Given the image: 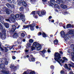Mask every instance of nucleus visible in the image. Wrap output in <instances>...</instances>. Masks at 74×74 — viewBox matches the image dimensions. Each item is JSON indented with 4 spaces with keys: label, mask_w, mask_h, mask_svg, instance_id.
I'll return each mask as SVG.
<instances>
[{
    "label": "nucleus",
    "mask_w": 74,
    "mask_h": 74,
    "mask_svg": "<svg viewBox=\"0 0 74 74\" xmlns=\"http://www.w3.org/2000/svg\"><path fill=\"white\" fill-rule=\"evenodd\" d=\"M10 68L11 69H18L19 68V66H14L13 65H11L10 66Z\"/></svg>",
    "instance_id": "nucleus-12"
},
{
    "label": "nucleus",
    "mask_w": 74,
    "mask_h": 74,
    "mask_svg": "<svg viewBox=\"0 0 74 74\" xmlns=\"http://www.w3.org/2000/svg\"><path fill=\"white\" fill-rule=\"evenodd\" d=\"M50 68L51 69H54V66L53 65H51L50 66Z\"/></svg>",
    "instance_id": "nucleus-37"
},
{
    "label": "nucleus",
    "mask_w": 74,
    "mask_h": 74,
    "mask_svg": "<svg viewBox=\"0 0 74 74\" xmlns=\"http://www.w3.org/2000/svg\"><path fill=\"white\" fill-rule=\"evenodd\" d=\"M64 13V15H66V14H69V12H65Z\"/></svg>",
    "instance_id": "nucleus-46"
},
{
    "label": "nucleus",
    "mask_w": 74,
    "mask_h": 74,
    "mask_svg": "<svg viewBox=\"0 0 74 74\" xmlns=\"http://www.w3.org/2000/svg\"><path fill=\"white\" fill-rule=\"evenodd\" d=\"M38 26H36V29H38Z\"/></svg>",
    "instance_id": "nucleus-61"
},
{
    "label": "nucleus",
    "mask_w": 74,
    "mask_h": 74,
    "mask_svg": "<svg viewBox=\"0 0 74 74\" xmlns=\"http://www.w3.org/2000/svg\"><path fill=\"white\" fill-rule=\"evenodd\" d=\"M8 61H6V62H5V64L6 65H7V64H8Z\"/></svg>",
    "instance_id": "nucleus-47"
},
{
    "label": "nucleus",
    "mask_w": 74,
    "mask_h": 74,
    "mask_svg": "<svg viewBox=\"0 0 74 74\" xmlns=\"http://www.w3.org/2000/svg\"><path fill=\"white\" fill-rule=\"evenodd\" d=\"M27 38H30V35H29L27 36Z\"/></svg>",
    "instance_id": "nucleus-53"
},
{
    "label": "nucleus",
    "mask_w": 74,
    "mask_h": 74,
    "mask_svg": "<svg viewBox=\"0 0 74 74\" xmlns=\"http://www.w3.org/2000/svg\"><path fill=\"white\" fill-rule=\"evenodd\" d=\"M54 4H55V2H54V1H52V0H50V2L49 3V5H52V4L53 5H54Z\"/></svg>",
    "instance_id": "nucleus-17"
},
{
    "label": "nucleus",
    "mask_w": 74,
    "mask_h": 74,
    "mask_svg": "<svg viewBox=\"0 0 74 74\" xmlns=\"http://www.w3.org/2000/svg\"><path fill=\"white\" fill-rule=\"evenodd\" d=\"M12 32H15V30H16V26L15 25H13L12 26Z\"/></svg>",
    "instance_id": "nucleus-15"
},
{
    "label": "nucleus",
    "mask_w": 74,
    "mask_h": 74,
    "mask_svg": "<svg viewBox=\"0 0 74 74\" xmlns=\"http://www.w3.org/2000/svg\"><path fill=\"white\" fill-rule=\"evenodd\" d=\"M30 71H31L30 73L29 74H35V72L34 71H32V70H30Z\"/></svg>",
    "instance_id": "nucleus-30"
},
{
    "label": "nucleus",
    "mask_w": 74,
    "mask_h": 74,
    "mask_svg": "<svg viewBox=\"0 0 74 74\" xmlns=\"http://www.w3.org/2000/svg\"><path fill=\"white\" fill-rule=\"evenodd\" d=\"M32 14H34V15H35L36 14V12H35V11H34L32 12Z\"/></svg>",
    "instance_id": "nucleus-44"
},
{
    "label": "nucleus",
    "mask_w": 74,
    "mask_h": 74,
    "mask_svg": "<svg viewBox=\"0 0 74 74\" xmlns=\"http://www.w3.org/2000/svg\"><path fill=\"white\" fill-rule=\"evenodd\" d=\"M17 42L18 44H19V45H20V44H21V41H20V40H17Z\"/></svg>",
    "instance_id": "nucleus-34"
},
{
    "label": "nucleus",
    "mask_w": 74,
    "mask_h": 74,
    "mask_svg": "<svg viewBox=\"0 0 74 74\" xmlns=\"http://www.w3.org/2000/svg\"><path fill=\"white\" fill-rule=\"evenodd\" d=\"M63 28H64V29H66V26H63Z\"/></svg>",
    "instance_id": "nucleus-63"
},
{
    "label": "nucleus",
    "mask_w": 74,
    "mask_h": 74,
    "mask_svg": "<svg viewBox=\"0 0 74 74\" xmlns=\"http://www.w3.org/2000/svg\"><path fill=\"white\" fill-rule=\"evenodd\" d=\"M65 33L64 31H62L61 32V37H63V36H64L65 35Z\"/></svg>",
    "instance_id": "nucleus-18"
},
{
    "label": "nucleus",
    "mask_w": 74,
    "mask_h": 74,
    "mask_svg": "<svg viewBox=\"0 0 74 74\" xmlns=\"http://www.w3.org/2000/svg\"><path fill=\"white\" fill-rule=\"evenodd\" d=\"M37 14L39 16H42V15H45V14H46V12H45V10H42L41 12V14L40 11H38L37 12Z\"/></svg>",
    "instance_id": "nucleus-8"
},
{
    "label": "nucleus",
    "mask_w": 74,
    "mask_h": 74,
    "mask_svg": "<svg viewBox=\"0 0 74 74\" xmlns=\"http://www.w3.org/2000/svg\"><path fill=\"white\" fill-rule=\"evenodd\" d=\"M0 49H1V51H4V50L3 48L1 47V43H0Z\"/></svg>",
    "instance_id": "nucleus-33"
},
{
    "label": "nucleus",
    "mask_w": 74,
    "mask_h": 74,
    "mask_svg": "<svg viewBox=\"0 0 74 74\" xmlns=\"http://www.w3.org/2000/svg\"><path fill=\"white\" fill-rule=\"evenodd\" d=\"M14 5L13 4H12L10 5V7H11L12 8H14Z\"/></svg>",
    "instance_id": "nucleus-41"
},
{
    "label": "nucleus",
    "mask_w": 74,
    "mask_h": 74,
    "mask_svg": "<svg viewBox=\"0 0 74 74\" xmlns=\"http://www.w3.org/2000/svg\"><path fill=\"white\" fill-rule=\"evenodd\" d=\"M0 29L2 32L3 33V34H2L1 33H0V37H1L2 38V40H5V29H3V26H2V25L1 24V23H0Z\"/></svg>",
    "instance_id": "nucleus-2"
},
{
    "label": "nucleus",
    "mask_w": 74,
    "mask_h": 74,
    "mask_svg": "<svg viewBox=\"0 0 74 74\" xmlns=\"http://www.w3.org/2000/svg\"><path fill=\"white\" fill-rule=\"evenodd\" d=\"M61 74H64V71H61Z\"/></svg>",
    "instance_id": "nucleus-48"
},
{
    "label": "nucleus",
    "mask_w": 74,
    "mask_h": 74,
    "mask_svg": "<svg viewBox=\"0 0 74 74\" xmlns=\"http://www.w3.org/2000/svg\"><path fill=\"white\" fill-rule=\"evenodd\" d=\"M71 48H73V52H74V45L73 44L71 45Z\"/></svg>",
    "instance_id": "nucleus-27"
},
{
    "label": "nucleus",
    "mask_w": 74,
    "mask_h": 74,
    "mask_svg": "<svg viewBox=\"0 0 74 74\" xmlns=\"http://www.w3.org/2000/svg\"><path fill=\"white\" fill-rule=\"evenodd\" d=\"M42 33L41 32H39L38 34V36H40V35H41Z\"/></svg>",
    "instance_id": "nucleus-42"
},
{
    "label": "nucleus",
    "mask_w": 74,
    "mask_h": 74,
    "mask_svg": "<svg viewBox=\"0 0 74 74\" xmlns=\"http://www.w3.org/2000/svg\"><path fill=\"white\" fill-rule=\"evenodd\" d=\"M57 3H62V2H63V1H64V0H56ZM52 1H53L54 2L55 4H54V5H53L52 4H51V5H50L51 6H52V7H53V6H54L55 8H58V9H60V6L58 5H56L55 3V0H52Z\"/></svg>",
    "instance_id": "nucleus-4"
},
{
    "label": "nucleus",
    "mask_w": 74,
    "mask_h": 74,
    "mask_svg": "<svg viewBox=\"0 0 74 74\" xmlns=\"http://www.w3.org/2000/svg\"><path fill=\"white\" fill-rule=\"evenodd\" d=\"M12 58L13 59H16V58L15 57V56H13L12 57Z\"/></svg>",
    "instance_id": "nucleus-49"
},
{
    "label": "nucleus",
    "mask_w": 74,
    "mask_h": 74,
    "mask_svg": "<svg viewBox=\"0 0 74 74\" xmlns=\"http://www.w3.org/2000/svg\"><path fill=\"white\" fill-rule=\"evenodd\" d=\"M38 51H40L41 49V46L39 44H38V46L35 47Z\"/></svg>",
    "instance_id": "nucleus-10"
},
{
    "label": "nucleus",
    "mask_w": 74,
    "mask_h": 74,
    "mask_svg": "<svg viewBox=\"0 0 74 74\" xmlns=\"http://www.w3.org/2000/svg\"><path fill=\"white\" fill-rule=\"evenodd\" d=\"M60 53L61 54H63V52L62 51H60Z\"/></svg>",
    "instance_id": "nucleus-59"
},
{
    "label": "nucleus",
    "mask_w": 74,
    "mask_h": 74,
    "mask_svg": "<svg viewBox=\"0 0 74 74\" xmlns=\"http://www.w3.org/2000/svg\"><path fill=\"white\" fill-rule=\"evenodd\" d=\"M19 16L18 14H16L15 16L14 14H12L11 15V18H9V19L12 22H15V19L16 18H18Z\"/></svg>",
    "instance_id": "nucleus-5"
},
{
    "label": "nucleus",
    "mask_w": 74,
    "mask_h": 74,
    "mask_svg": "<svg viewBox=\"0 0 74 74\" xmlns=\"http://www.w3.org/2000/svg\"><path fill=\"white\" fill-rule=\"evenodd\" d=\"M18 48L19 49H20V48H21V46H18Z\"/></svg>",
    "instance_id": "nucleus-62"
},
{
    "label": "nucleus",
    "mask_w": 74,
    "mask_h": 74,
    "mask_svg": "<svg viewBox=\"0 0 74 74\" xmlns=\"http://www.w3.org/2000/svg\"><path fill=\"white\" fill-rule=\"evenodd\" d=\"M71 25L70 24H68L67 25L66 27V29H68L69 28H70V27H71Z\"/></svg>",
    "instance_id": "nucleus-24"
},
{
    "label": "nucleus",
    "mask_w": 74,
    "mask_h": 74,
    "mask_svg": "<svg viewBox=\"0 0 74 74\" xmlns=\"http://www.w3.org/2000/svg\"><path fill=\"white\" fill-rule=\"evenodd\" d=\"M41 52L43 54L44 53H45V52H47V51L45 50L44 49ZM42 56L43 57H44V56H45V55L43 54V55H42Z\"/></svg>",
    "instance_id": "nucleus-20"
},
{
    "label": "nucleus",
    "mask_w": 74,
    "mask_h": 74,
    "mask_svg": "<svg viewBox=\"0 0 74 74\" xmlns=\"http://www.w3.org/2000/svg\"><path fill=\"white\" fill-rule=\"evenodd\" d=\"M18 37V33H15L13 35V37L14 38H16Z\"/></svg>",
    "instance_id": "nucleus-16"
},
{
    "label": "nucleus",
    "mask_w": 74,
    "mask_h": 74,
    "mask_svg": "<svg viewBox=\"0 0 74 74\" xmlns=\"http://www.w3.org/2000/svg\"><path fill=\"white\" fill-rule=\"evenodd\" d=\"M69 74H74V73H73V72H70L69 73Z\"/></svg>",
    "instance_id": "nucleus-56"
},
{
    "label": "nucleus",
    "mask_w": 74,
    "mask_h": 74,
    "mask_svg": "<svg viewBox=\"0 0 74 74\" xmlns=\"http://www.w3.org/2000/svg\"><path fill=\"white\" fill-rule=\"evenodd\" d=\"M5 26L6 28H9L10 27V25L8 23H4Z\"/></svg>",
    "instance_id": "nucleus-19"
},
{
    "label": "nucleus",
    "mask_w": 74,
    "mask_h": 74,
    "mask_svg": "<svg viewBox=\"0 0 74 74\" xmlns=\"http://www.w3.org/2000/svg\"><path fill=\"white\" fill-rule=\"evenodd\" d=\"M35 26H36V24L35 23H33L32 24L29 25H24L23 26V29H27V28H29V26H30V29L31 30H34V27Z\"/></svg>",
    "instance_id": "nucleus-3"
},
{
    "label": "nucleus",
    "mask_w": 74,
    "mask_h": 74,
    "mask_svg": "<svg viewBox=\"0 0 74 74\" xmlns=\"http://www.w3.org/2000/svg\"><path fill=\"white\" fill-rule=\"evenodd\" d=\"M31 45H32V44H30L29 43H27V45L28 47H30V46Z\"/></svg>",
    "instance_id": "nucleus-36"
},
{
    "label": "nucleus",
    "mask_w": 74,
    "mask_h": 74,
    "mask_svg": "<svg viewBox=\"0 0 74 74\" xmlns=\"http://www.w3.org/2000/svg\"><path fill=\"white\" fill-rule=\"evenodd\" d=\"M63 37H64L65 40L66 41H67V40L70 38V36H69V34H67L65 35L64 37L63 36Z\"/></svg>",
    "instance_id": "nucleus-9"
},
{
    "label": "nucleus",
    "mask_w": 74,
    "mask_h": 74,
    "mask_svg": "<svg viewBox=\"0 0 74 74\" xmlns=\"http://www.w3.org/2000/svg\"><path fill=\"white\" fill-rule=\"evenodd\" d=\"M26 73H27L26 72H24L23 73V74H26Z\"/></svg>",
    "instance_id": "nucleus-64"
},
{
    "label": "nucleus",
    "mask_w": 74,
    "mask_h": 74,
    "mask_svg": "<svg viewBox=\"0 0 74 74\" xmlns=\"http://www.w3.org/2000/svg\"><path fill=\"white\" fill-rule=\"evenodd\" d=\"M33 17H34V18H38V16H37V15H34Z\"/></svg>",
    "instance_id": "nucleus-40"
},
{
    "label": "nucleus",
    "mask_w": 74,
    "mask_h": 74,
    "mask_svg": "<svg viewBox=\"0 0 74 74\" xmlns=\"http://www.w3.org/2000/svg\"><path fill=\"white\" fill-rule=\"evenodd\" d=\"M6 13L7 15H9V14H10V10H8L6 11Z\"/></svg>",
    "instance_id": "nucleus-29"
},
{
    "label": "nucleus",
    "mask_w": 74,
    "mask_h": 74,
    "mask_svg": "<svg viewBox=\"0 0 74 74\" xmlns=\"http://www.w3.org/2000/svg\"><path fill=\"white\" fill-rule=\"evenodd\" d=\"M55 58H54L55 60L57 61L59 64L61 65L62 66V64L60 63V62L62 63H64V60H67V59L65 57H63V59L64 60H62V59H61V57H60V55L58 53H55Z\"/></svg>",
    "instance_id": "nucleus-1"
},
{
    "label": "nucleus",
    "mask_w": 74,
    "mask_h": 74,
    "mask_svg": "<svg viewBox=\"0 0 74 74\" xmlns=\"http://www.w3.org/2000/svg\"><path fill=\"white\" fill-rule=\"evenodd\" d=\"M49 22H54V20L52 19L51 21H50V19H49Z\"/></svg>",
    "instance_id": "nucleus-43"
},
{
    "label": "nucleus",
    "mask_w": 74,
    "mask_h": 74,
    "mask_svg": "<svg viewBox=\"0 0 74 74\" xmlns=\"http://www.w3.org/2000/svg\"><path fill=\"white\" fill-rule=\"evenodd\" d=\"M52 18V16H50L49 17V19L50 20V19H51Z\"/></svg>",
    "instance_id": "nucleus-54"
},
{
    "label": "nucleus",
    "mask_w": 74,
    "mask_h": 74,
    "mask_svg": "<svg viewBox=\"0 0 74 74\" xmlns=\"http://www.w3.org/2000/svg\"><path fill=\"white\" fill-rule=\"evenodd\" d=\"M25 41H26V40L25 39H24L23 40V42H25Z\"/></svg>",
    "instance_id": "nucleus-58"
},
{
    "label": "nucleus",
    "mask_w": 74,
    "mask_h": 74,
    "mask_svg": "<svg viewBox=\"0 0 74 74\" xmlns=\"http://www.w3.org/2000/svg\"><path fill=\"white\" fill-rule=\"evenodd\" d=\"M47 52L49 53L51 52V50H50V49H48V50H47Z\"/></svg>",
    "instance_id": "nucleus-45"
},
{
    "label": "nucleus",
    "mask_w": 74,
    "mask_h": 74,
    "mask_svg": "<svg viewBox=\"0 0 74 74\" xmlns=\"http://www.w3.org/2000/svg\"><path fill=\"white\" fill-rule=\"evenodd\" d=\"M5 49V52H7L8 51V49L6 47H4Z\"/></svg>",
    "instance_id": "nucleus-39"
},
{
    "label": "nucleus",
    "mask_w": 74,
    "mask_h": 74,
    "mask_svg": "<svg viewBox=\"0 0 74 74\" xmlns=\"http://www.w3.org/2000/svg\"><path fill=\"white\" fill-rule=\"evenodd\" d=\"M33 40L32 39H30L29 40V42L30 43H33Z\"/></svg>",
    "instance_id": "nucleus-32"
},
{
    "label": "nucleus",
    "mask_w": 74,
    "mask_h": 74,
    "mask_svg": "<svg viewBox=\"0 0 74 74\" xmlns=\"http://www.w3.org/2000/svg\"><path fill=\"white\" fill-rule=\"evenodd\" d=\"M3 19V18H2V17L0 16V21H2Z\"/></svg>",
    "instance_id": "nucleus-50"
},
{
    "label": "nucleus",
    "mask_w": 74,
    "mask_h": 74,
    "mask_svg": "<svg viewBox=\"0 0 74 74\" xmlns=\"http://www.w3.org/2000/svg\"><path fill=\"white\" fill-rule=\"evenodd\" d=\"M23 10V7H21L20 8V10L21 11H22Z\"/></svg>",
    "instance_id": "nucleus-38"
},
{
    "label": "nucleus",
    "mask_w": 74,
    "mask_h": 74,
    "mask_svg": "<svg viewBox=\"0 0 74 74\" xmlns=\"http://www.w3.org/2000/svg\"><path fill=\"white\" fill-rule=\"evenodd\" d=\"M5 18V21H6L7 22H10V19H9V18L7 17H6Z\"/></svg>",
    "instance_id": "nucleus-28"
},
{
    "label": "nucleus",
    "mask_w": 74,
    "mask_h": 74,
    "mask_svg": "<svg viewBox=\"0 0 74 74\" xmlns=\"http://www.w3.org/2000/svg\"><path fill=\"white\" fill-rule=\"evenodd\" d=\"M39 44V43H37L36 42H34L32 45V46L31 47V50L33 51L36 49V47L38 46V44Z\"/></svg>",
    "instance_id": "nucleus-7"
},
{
    "label": "nucleus",
    "mask_w": 74,
    "mask_h": 74,
    "mask_svg": "<svg viewBox=\"0 0 74 74\" xmlns=\"http://www.w3.org/2000/svg\"><path fill=\"white\" fill-rule=\"evenodd\" d=\"M71 55H72V56H73L74 55V53L72 52L71 53Z\"/></svg>",
    "instance_id": "nucleus-57"
},
{
    "label": "nucleus",
    "mask_w": 74,
    "mask_h": 74,
    "mask_svg": "<svg viewBox=\"0 0 74 74\" xmlns=\"http://www.w3.org/2000/svg\"><path fill=\"white\" fill-rule=\"evenodd\" d=\"M29 60L30 62H34L35 60V59L34 58V57L32 58H29Z\"/></svg>",
    "instance_id": "nucleus-22"
},
{
    "label": "nucleus",
    "mask_w": 74,
    "mask_h": 74,
    "mask_svg": "<svg viewBox=\"0 0 74 74\" xmlns=\"http://www.w3.org/2000/svg\"><path fill=\"white\" fill-rule=\"evenodd\" d=\"M26 57H27V58H29V55H27L26 56H25L24 57V58H26Z\"/></svg>",
    "instance_id": "nucleus-52"
},
{
    "label": "nucleus",
    "mask_w": 74,
    "mask_h": 74,
    "mask_svg": "<svg viewBox=\"0 0 74 74\" xmlns=\"http://www.w3.org/2000/svg\"><path fill=\"white\" fill-rule=\"evenodd\" d=\"M19 32V33L20 34H21V36L23 38H25V32Z\"/></svg>",
    "instance_id": "nucleus-13"
},
{
    "label": "nucleus",
    "mask_w": 74,
    "mask_h": 74,
    "mask_svg": "<svg viewBox=\"0 0 74 74\" xmlns=\"http://www.w3.org/2000/svg\"><path fill=\"white\" fill-rule=\"evenodd\" d=\"M20 1L21 3H22L23 2H24L25 1H24V0H21Z\"/></svg>",
    "instance_id": "nucleus-51"
},
{
    "label": "nucleus",
    "mask_w": 74,
    "mask_h": 74,
    "mask_svg": "<svg viewBox=\"0 0 74 74\" xmlns=\"http://www.w3.org/2000/svg\"><path fill=\"white\" fill-rule=\"evenodd\" d=\"M15 45H14L13 46H10L9 47H7V48H9V49H12V48H13V47H14Z\"/></svg>",
    "instance_id": "nucleus-31"
},
{
    "label": "nucleus",
    "mask_w": 74,
    "mask_h": 74,
    "mask_svg": "<svg viewBox=\"0 0 74 74\" xmlns=\"http://www.w3.org/2000/svg\"><path fill=\"white\" fill-rule=\"evenodd\" d=\"M47 0H42V1L43 2H46Z\"/></svg>",
    "instance_id": "nucleus-60"
},
{
    "label": "nucleus",
    "mask_w": 74,
    "mask_h": 74,
    "mask_svg": "<svg viewBox=\"0 0 74 74\" xmlns=\"http://www.w3.org/2000/svg\"><path fill=\"white\" fill-rule=\"evenodd\" d=\"M53 43L55 45H57L58 43V40H56L54 41Z\"/></svg>",
    "instance_id": "nucleus-23"
},
{
    "label": "nucleus",
    "mask_w": 74,
    "mask_h": 74,
    "mask_svg": "<svg viewBox=\"0 0 74 74\" xmlns=\"http://www.w3.org/2000/svg\"><path fill=\"white\" fill-rule=\"evenodd\" d=\"M42 36L43 37H47V35L44 32L42 33Z\"/></svg>",
    "instance_id": "nucleus-26"
},
{
    "label": "nucleus",
    "mask_w": 74,
    "mask_h": 74,
    "mask_svg": "<svg viewBox=\"0 0 74 74\" xmlns=\"http://www.w3.org/2000/svg\"><path fill=\"white\" fill-rule=\"evenodd\" d=\"M6 5L8 8L11 7V5L9 3H7Z\"/></svg>",
    "instance_id": "nucleus-35"
},
{
    "label": "nucleus",
    "mask_w": 74,
    "mask_h": 74,
    "mask_svg": "<svg viewBox=\"0 0 74 74\" xmlns=\"http://www.w3.org/2000/svg\"><path fill=\"white\" fill-rule=\"evenodd\" d=\"M22 4L23 5H24V6H25V7H26V6L27 5V4H26V2L25 1L22 3Z\"/></svg>",
    "instance_id": "nucleus-25"
},
{
    "label": "nucleus",
    "mask_w": 74,
    "mask_h": 74,
    "mask_svg": "<svg viewBox=\"0 0 74 74\" xmlns=\"http://www.w3.org/2000/svg\"><path fill=\"white\" fill-rule=\"evenodd\" d=\"M60 6L62 8H67V5H61Z\"/></svg>",
    "instance_id": "nucleus-21"
},
{
    "label": "nucleus",
    "mask_w": 74,
    "mask_h": 74,
    "mask_svg": "<svg viewBox=\"0 0 74 74\" xmlns=\"http://www.w3.org/2000/svg\"><path fill=\"white\" fill-rule=\"evenodd\" d=\"M20 18H21V20L23 22L25 21V15L24 14H21L20 16Z\"/></svg>",
    "instance_id": "nucleus-14"
},
{
    "label": "nucleus",
    "mask_w": 74,
    "mask_h": 74,
    "mask_svg": "<svg viewBox=\"0 0 74 74\" xmlns=\"http://www.w3.org/2000/svg\"><path fill=\"white\" fill-rule=\"evenodd\" d=\"M25 52H29V51H28V50L27 49L25 50Z\"/></svg>",
    "instance_id": "nucleus-55"
},
{
    "label": "nucleus",
    "mask_w": 74,
    "mask_h": 74,
    "mask_svg": "<svg viewBox=\"0 0 74 74\" xmlns=\"http://www.w3.org/2000/svg\"><path fill=\"white\" fill-rule=\"evenodd\" d=\"M69 34H71L72 36L74 37V30L73 29L69 30Z\"/></svg>",
    "instance_id": "nucleus-11"
},
{
    "label": "nucleus",
    "mask_w": 74,
    "mask_h": 74,
    "mask_svg": "<svg viewBox=\"0 0 74 74\" xmlns=\"http://www.w3.org/2000/svg\"><path fill=\"white\" fill-rule=\"evenodd\" d=\"M0 68H1L2 70L1 71V72L3 74H9V72L8 71H6L5 70V68H4V64H1L0 65Z\"/></svg>",
    "instance_id": "nucleus-6"
}]
</instances>
